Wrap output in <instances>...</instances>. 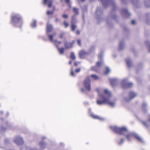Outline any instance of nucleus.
Returning a JSON list of instances; mask_svg holds the SVG:
<instances>
[{
    "mask_svg": "<svg viewBox=\"0 0 150 150\" xmlns=\"http://www.w3.org/2000/svg\"><path fill=\"white\" fill-rule=\"evenodd\" d=\"M40 144L41 145H42V146H44V147H45V146H46V144L45 143H44L43 142H42V143H40Z\"/></svg>",
    "mask_w": 150,
    "mask_h": 150,
    "instance_id": "4c0bfd02",
    "label": "nucleus"
},
{
    "mask_svg": "<svg viewBox=\"0 0 150 150\" xmlns=\"http://www.w3.org/2000/svg\"><path fill=\"white\" fill-rule=\"evenodd\" d=\"M104 93L109 97H111L112 96L111 92L107 89H105L104 90Z\"/></svg>",
    "mask_w": 150,
    "mask_h": 150,
    "instance_id": "f8f14e48",
    "label": "nucleus"
},
{
    "mask_svg": "<svg viewBox=\"0 0 150 150\" xmlns=\"http://www.w3.org/2000/svg\"><path fill=\"white\" fill-rule=\"evenodd\" d=\"M102 64V62H98L96 63V66L92 67H91V69L95 71L96 68H97V66L100 67Z\"/></svg>",
    "mask_w": 150,
    "mask_h": 150,
    "instance_id": "1a4fd4ad",
    "label": "nucleus"
},
{
    "mask_svg": "<svg viewBox=\"0 0 150 150\" xmlns=\"http://www.w3.org/2000/svg\"><path fill=\"white\" fill-rule=\"evenodd\" d=\"M125 11L126 12H128V11L127 10H125Z\"/></svg>",
    "mask_w": 150,
    "mask_h": 150,
    "instance_id": "49530a36",
    "label": "nucleus"
},
{
    "mask_svg": "<svg viewBox=\"0 0 150 150\" xmlns=\"http://www.w3.org/2000/svg\"><path fill=\"white\" fill-rule=\"evenodd\" d=\"M149 121H150V119H149Z\"/></svg>",
    "mask_w": 150,
    "mask_h": 150,
    "instance_id": "8fccbe9b",
    "label": "nucleus"
},
{
    "mask_svg": "<svg viewBox=\"0 0 150 150\" xmlns=\"http://www.w3.org/2000/svg\"><path fill=\"white\" fill-rule=\"evenodd\" d=\"M31 26L32 27L34 28L36 26V21H34L31 24Z\"/></svg>",
    "mask_w": 150,
    "mask_h": 150,
    "instance_id": "a878e982",
    "label": "nucleus"
},
{
    "mask_svg": "<svg viewBox=\"0 0 150 150\" xmlns=\"http://www.w3.org/2000/svg\"><path fill=\"white\" fill-rule=\"evenodd\" d=\"M149 52H150V45L149 46Z\"/></svg>",
    "mask_w": 150,
    "mask_h": 150,
    "instance_id": "c03bdc74",
    "label": "nucleus"
},
{
    "mask_svg": "<svg viewBox=\"0 0 150 150\" xmlns=\"http://www.w3.org/2000/svg\"><path fill=\"white\" fill-rule=\"evenodd\" d=\"M75 18V15H73V16H72V18H71L72 21Z\"/></svg>",
    "mask_w": 150,
    "mask_h": 150,
    "instance_id": "79ce46f5",
    "label": "nucleus"
},
{
    "mask_svg": "<svg viewBox=\"0 0 150 150\" xmlns=\"http://www.w3.org/2000/svg\"><path fill=\"white\" fill-rule=\"evenodd\" d=\"M80 62H75L74 63V65L75 66H77V65H78V64H80Z\"/></svg>",
    "mask_w": 150,
    "mask_h": 150,
    "instance_id": "f704fd0d",
    "label": "nucleus"
},
{
    "mask_svg": "<svg viewBox=\"0 0 150 150\" xmlns=\"http://www.w3.org/2000/svg\"><path fill=\"white\" fill-rule=\"evenodd\" d=\"M124 139H121V140L120 142H118V144L119 145H121L123 142H124Z\"/></svg>",
    "mask_w": 150,
    "mask_h": 150,
    "instance_id": "c756f323",
    "label": "nucleus"
},
{
    "mask_svg": "<svg viewBox=\"0 0 150 150\" xmlns=\"http://www.w3.org/2000/svg\"><path fill=\"white\" fill-rule=\"evenodd\" d=\"M73 10L76 15H78L79 13L78 9L75 7L73 8Z\"/></svg>",
    "mask_w": 150,
    "mask_h": 150,
    "instance_id": "aec40b11",
    "label": "nucleus"
},
{
    "mask_svg": "<svg viewBox=\"0 0 150 150\" xmlns=\"http://www.w3.org/2000/svg\"><path fill=\"white\" fill-rule=\"evenodd\" d=\"M137 94L133 92H130L129 93V96L131 99H132L136 96Z\"/></svg>",
    "mask_w": 150,
    "mask_h": 150,
    "instance_id": "4468645a",
    "label": "nucleus"
},
{
    "mask_svg": "<svg viewBox=\"0 0 150 150\" xmlns=\"http://www.w3.org/2000/svg\"><path fill=\"white\" fill-rule=\"evenodd\" d=\"M111 84L112 86H114L115 83L116 81L115 79H111L110 80Z\"/></svg>",
    "mask_w": 150,
    "mask_h": 150,
    "instance_id": "4be33fe9",
    "label": "nucleus"
},
{
    "mask_svg": "<svg viewBox=\"0 0 150 150\" xmlns=\"http://www.w3.org/2000/svg\"><path fill=\"white\" fill-rule=\"evenodd\" d=\"M88 54V53L84 50H82L79 52V56L80 58H83Z\"/></svg>",
    "mask_w": 150,
    "mask_h": 150,
    "instance_id": "6e6552de",
    "label": "nucleus"
},
{
    "mask_svg": "<svg viewBox=\"0 0 150 150\" xmlns=\"http://www.w3.org/2000/svg\"><path fill=\"white\" fill-rule=\"evenodd\" d=\"M91 77L95 80H97L99 79V77L96 74H92L91 75Z\"/></svg>",
    "mask_w": 150,
    "mask_h": 150,
    "instance_id": "dca6fc26",
    "label": "nucleus"
},
{
    "mask_svg": "<svg viewBox=\"0 0 150 150\" xmlns=\"http://www.w3.org/2000/svg\"><path fill=\"white\" fill-rule=\"evenodd\" d=\"M83 86L86 90L90 91L91 90V81L89 77H86L83 82Z\"/></svg>",
    "mask_w": 150,
    "mask_h": 150,
    "instance_id": "20e7f679",
    "label": "nucleus"
},
{
    "mask_svg": "<svg viewBox=\"0 0 150 150\" xmlns=\"http://www.w3.org/2000/svg\"><path fill=\"white\" fill-rule=\"evenodd\" d=\"M100 97L102 98L103 100H97L96 103L98 105H101L103 104L107 103L112 107H113L114 106L115 103L110 102L109 98L104 97L103 95H100Z\"/></svg>",
    "mask_w": 150,
    "mask_h": 150,
    "instance_id": "f03ea898",
    "label": "nucleus"
},
{
    "mask_svg": "<svg viewBox=\"0 0 150 150\" xmlns=\"http://www.w3.org/2000/svg\"><path fill=\"white\" fill-rule=\"evenodd\" d=\"M57 48L60 54H62L64 53L65 48L63 47L59 48V47H57Z\"/></svg>",
    "mask_w": 150,
    "mask_h": 150,
    "instance_id": "9b49d317",
    "label": "nucleus"
},
{
    "mask_svg": "<svg viewBox=\"0 0 150 150\" xmlns=\"http://www.w3.org/2000/svg\"><path fill=\"white\" fill-rule=\"evenodd\" d=\"M53 1L52 0H42V3L44 5H47L49 8L52 7Z\"/></svg>",
    "mask_w": 150,
    "mask_h": 150,
    "instance_id": "423d86ee",
    "label": "nucleus"
},
{
    "mask_svg": "<svg viewBox=\"0 0 150 150\" xmlns=\"http://www.w3.org/2000/svg\"><path fill=\"white\" fill-rule=\"evenodd\" d=\"M92 117L94 118V119H99V117L96 115H92Z\"/></svg>",
    "mask_w": 150,
    "mask_h": 150,
    "instance_id": "72a5a7b5",
    "label": "nucleus"
},
{
    "mask_svg": "<svg viewBox=\"0 0 150 150\" xmlns=\"http://www.w3.org/2000/svg\"><path fill=\"white\" fill-rule=\"evenodd\" d=\"M80 71L81 69L80 68H77L75 69V72L77 73L79 72Z\"/></svg>",
    "mask_w": 150,
    "mask_h": 150,
    "instance_id": "473e14b6",
    "label": "nucleus"
},
{
    "mask_svg": "<svg viewBox=\"0 0 150 150\" xmlns=\"http://www.w3.org/2000/svg\"><path fill=\"white\" fill-rule=\"evenodd\" d=\"M71 74L72 76H74V72L73 70L71 71Z\"/></svg>",
    "mask_w": 150,
    "mask_h": 150,
    "instance_id": "58836bf2",
    "label": "nucleus"
},
{
    "mask_svg": "<svg viewBox=\"0 0 150 150\" xmlns=\"http://www.w3.org/2000/svg\"><path fill=\"white\" fill-rule=\"evenodd\" d=\"M72 63V62L71 61H69V64H71Z\"/></svg>",
    "mask_w": 150,
    "mask_h": 150,
    "instance_id": "37998d69",
    "label": "nucleus"
},
{
    "mask_svg": "<svg viewBox=\"0 0 150 150\" xmlns=\"http://www.w3.org/2000/svg\"><path fill=\"white\" fill-rule=\"evenodd\" d=\"M11 23L15 26H17V24L20 23L21 26L23 23L21 17L18 14H16L12 16Z\"/></svg>",
    "mask_w": 150,
    "mask_h": 150,
    "instance_id": "f257e3e1",
    "label": "nucleus"
},
{
    "mask_svg": "<svg viewBox=\"0 0 150 150\" xmlns=\"http://www.w3.org/2000/svg\"><path fill=\"white\" fill-rule=\"evenodd\" d=\"M62 17L64 18L67 19L68 18V15L67 14H64L62 15Z\"/></svg>",
    "mask_w": 150,
    "mask_h": 150,
    "instance_id": "2f4dec72",
    "label": "nucleus"
},
{
    "mask_svg": "<svg viewBox=\"0 0 150 150\" xmlns=\"http://www.w3.org/2000/svg\"><path fill=\"white\" fill-rule=\"evenodd\" d=\"M112 129L114 132L120 135L123 134L125 133L128 132L127 128L125 127H114L112 128Z\"/></svg>",
    "mask_w": 150,
    "mask_h": 150,
    "instance_id": "7ed1b4c3",
    "label": "nucleus"
},
{
    "mask_svg": "<svg viewBox=\"0 0 150 150\" xmlns=\"http://www.w3.org/2000/svg\"><path fill=\"white\" fill-rule=\"evenodd\" d=\"M65 35V33H61L59 35L60 38L62 39L63 38Z\"/></svg>",
    "mask_w": 150,
    "mask_h": 150,
    "instance_id": "cd10ccee",
    "label": "nucleus"
},
{
    "mask_svg": "<svg viewBox=\"0 0 150 150\" xmlns=\"http://www.w3.org/2000/svg\"><path fill=\"white\" fill-rule=\"evenodd\" d=\"M59 21V19L58 18H56V21Z\"/></svg>",
    "mask_w": 150,
    "mask_h": 150,
    "instance_id": "a18cd8bd",
    "label": "nucleus"
},
{
    "mask_svg": "<svg viewBox=\"0 0 150 150\" xmlns=\"http://www.w3.org/2000/svg\"><path fill=\"white\" fill-rule=\"evenodd\" d=\"M15 142L18 145L20 146L24 143V141L22 138L20 137H16L14 140Z\"/></svg>",
    "mask_w": 150,
    "mask_h": 150,
    "instance_id": "39448f33",
    "label": "nucleus"
},
{
    "mask_svg": "<svg viewBox=\"0 0 150 150\" xmlns=\"http://www.w3.org/2000/svg\"><path fill=\"white\" fill-rule=\"evenodd\" d=\"M77 44L79 45V46H81V40L78 39L77 40Z\"/></svg>",
    "mask_w": 150,
    "mask_h": 150,
    "instance_id": "c85d7f7f",
    "label": "nucleus"
},
{
    "mask_svg": "<svg viewBox=\"0 0 150 150\" xmlns=\"http://www.w3.org/2000/svg\"><path fill=\"white\" fill-rule=\"evenodd\" d=\"M127 85L128 86L130 87L132 85V84L131 83H129L127 84Z\"/></svg>",
    "mask_w": 150,
    "mask_h": 150,
    "instance_id": "a19ab883",
    "label": "nucleus"
},
{
    "mask_svg": "<svg viewBox=\"0 0 150 150\" xmlns=\"http://www.w3.org/2000/svg\"><path fill=\"white\" fill-rule=\"evenodd\" d=\"M136 23V21L134 20H132V24L134 25Z\"/></svg>",
    "mask_w": 150,
    "mask_h": 150,
    "instance_id": "e433bc0d",
    "label": "nucleus"
},
{
    "mask_svg": "<svg viewBox=\"0 0 150 150\" xmlns=\"http://www.w3.org/2000/svg\"><path fill=\"white\" fill-rule=\"evenodd\" d=\"M52 27L51 25H48L47 28V32H50L52 30Z\"/></svg>",
    "mask_w": 150,
    "mask_h": 150,
    "instance_id": "6ab92c4d",
    "label": "nucleus"
},
{
    "mask_svg": "<svg viewBox=\"0 0 150 150\" xmlns=\"http://www.w3.org/2000/svg\"><path fill=\"white\" fill-rule=\"evenodd\" d=\"M71 31H74L76 28V26L74 23H72L71 25Z\"/></svg>",
    "mask_w": 150,
    "mask_h": 150,
    "instance_id": "a211bd4d",
    "label": "nucleus"
},
{
    "mask_svg": "<svg viewBox=\"0 0 150 150\" xmlns=\"http://www.w3.org/2000/svg\"><path fill=\"white\" fill-rule=\"evenodd\" d=\"M76 33L77 35H79L80 34V31L79 30H77L76 31Z\"/></svg>",
    "mask_w": 150,
    "mask_h": 150,
    "instance_id": "c9c22d12",
    "label": "nucleus"
},
{
    "mask_svg": "<svg viewBox=\"0 0 150 150\" xmlns=\"http://www.w3.org/2000/svg\"><path fill=\"white\" fill-rule=\"evenodd\" d=\"M110 71V70L109 68L106 67L105 68V71L104 72V74H108L109 73Z\"/></svg>",
    "mask_w": 150,
    "mask_h": 150,
    "instance_id": "b1692460",
    "label": "nucleus"
},
{
    "mask_svg": "<svg viewBox=\"0 0 150 150\" xmlns=\"http://www.w3.org/2000/svg\"><path fill=\"white\" fill-rule=\"evenodd\" d=\"M134 137L137 139L139 142H143L142 139L141 137L137 134H134Z\"/></svg>",
    "mask_w": 150,
    "mask_h": 150,
    "instance_id": "9d476101",
    "label": "nucleus"
},
{
    "mask_svg": "<svg viewBox=\"0 0 150 150\" xmlns=\"http://www.w3.org/2000/svg\"><path fill=\"white\" fill-rule=\"evenodd\" d=\"M70 57L72 60H75L76 59V57L74 53L73 52H71L70 54Z\"/></svg>",
    "mask_w": 150,
    "mask_h": 150,
    "instance_id": "f3484780",
    "label": "nucleus"
},
{
    "mask_svg": "<svg viewBox=\"0 0 150 150\" xmlns=\"http://www.w3.org/2000/svg\"><path fill=\"white\" fill-rule=\"evenodd\" d=\"M49 37L50 41L52 42L53 40V36L52 35H49Z\"/></svg>",
    "mask_w": 150,
    "mask_h": 150,
    "instance_id": "7c9ffc66",
    "label": "nucleus"
},
{
    "mask_svg": "<svg viewBox=\"0 0 150 150\" xmlns=\"http://www.w3.org/2000/svg\"><path fill=\"white\" fill-rule=\"evenodd\" d=\"M85 0H81V1H85Z\"/></svg>",
    "mask_w": 150,
    "mask_h": 150,
    "instance_id": "de8ad7c7",
    "label": "nucleus"
},
{
    "mask_svg": "<svg viewBox=\"0 0 150 150\" xmlns=\"http://www.w3.org/2000/svg\"><path fill=\"white\" fill-rule=\"evenodd\" d=\"M55 45L57 47H59L58 45H59L61 44L62 43V42L60 41H57V40H55Z\"/></svg>",
    "mask_w": 150,
    "mask_h": 150,
    "instance_id": "393cba45",
    "label": "nucleus"
},
{
    "mask_svg": "<svg viewBox=\"0 0 150 150\" xmlns=\"http://www.w3.org/2000/svg\"><path fill=\"white\" fill-rule=\"evenodd\" d=\"M85 91V89L84 88H81V92H84Z\"/></svg>",
    "mask_w": 150,
    "mask_h": 150,
    "instance_id": "ea45409f",
    "label": "nucleus"
},
{
    "mask_svg": "<svg viewBox=\"0 0 150 150\" xmlns=\"http://www.w3.org/2000/svg\"><path fill=\"white\" fill-rule=\"evenodd\" d=\"M143 124H144V125H146V124H145V122H144V123H143Z\"/></svg>",
    "mask_w": 150,
    "mask_h": 150,
    "instance_id": "09e8293b",
    "label": "nucleus"
},
{
    "mask_svg": "<svg viewBox=\"0 0 150 150\" xmlns=\"http://www.w3.org/2000/svg\"><path fill=\"white\" fill-rule=\"evenodd\" d=\"M75 40H73L71 42H65L64 44L65 48L66 49H67L72 48L73 45L75 43Z\"/></svg>",
    "mask_w": 150,
    "mask_h": 150,
    "instance_id": "0eeeda50",
    "label": "nucleus"
},
{
    "mask_svg": "<svg viewBox=\"0 0 150 150\" xmlns=\"http://www.w3.org/2000/svg\"><path fill=\"white\" fill-rule=\"evenodd\" d=\"M63 24L66 28H67L69 25V23L66 21H64L63 22Z\"/></svg>",
    "mask_w": 150,
    "mask_h": 150,
    "instance_id": "5701e85b",
    "label": "nucleus"
},
{
    "mask_svg": "<svg viewBox=\"0 0 150 150\" xmlns=\"http://www.w3.org/2000/svg\"><path fill=\"white\" fill-rule=\"evenodd\" d=\"M126 62L127 63V65L128 67H129L132 66V63L130 60L129 59H126Z\"/></svg>",
    "mask_w": 150,
    "mask_h": 150,
    "instance_id": "412c9836",
    "label": "nucleus"
},
{
    "mask_svg": "<svg viewBox=\"0 0 150 150\" xmlns=\"http://www.w3.org/2000/svg\"><path fill=\"white\" fill-rule=\"evenodd\" d=\"M134 135L132 133H129L126 135V137L128 140H130L132 137H134Z\"/></svg>",
    "mask_w": 150,
    "mask_h": 150,
    "instance_id": "2eb2a0df",
    "label": "nucleus"
},
{
    "mask_svg": "<svg viewBox=\"0 0 150 150\" xmlns=\"http://www.w3.org/2000/svg\"><path fill=\"white\" fill-rule=\"evenodd\" d=\"M70 0H65V2L68 5L69 7H71V5L70 3Z\"/></svg>",
    "mask_w": 150,
    "mask_h": 150,
    "instance_id": "bb28decb",
    "label": "nucleus"
},
{
    "mask_svg": "<svg viewBox=\"0 0 150 150\" xmlns=\"http://www.w3.org/2000/svg\"><path fill=\"white\" fill-rule=\"evenodd\" d=\"M53 8V11H48L47 12V14L48 15H52L54 13V11L55 10V6H52Z\"/></svg>",
    "mask_w": 150,
    "mask_h": 150,
    "instance_id": "ddd939ff",
    "label": "nucleus"
}]
</instances>
